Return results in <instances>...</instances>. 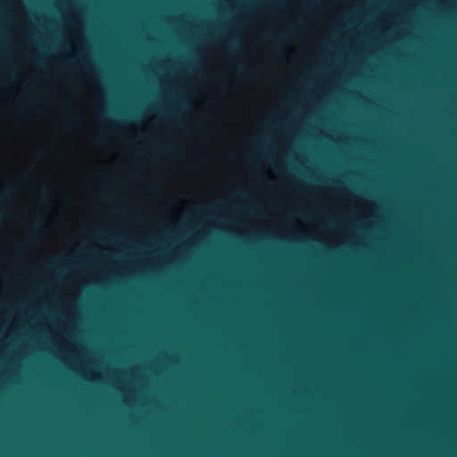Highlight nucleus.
Segmentation results:
<instances>
[{
	"instance_id": "obj_8",
	"label": "nucleus",
	"mask_w": 457,
	"mask_h": 457,
	"mask_svg": "<svg viewBox=\"0 0 457 457\" xmlns=\"http://www.w3.org/2000/svg\"><path fill=\"white\" fill-rule=\"evenodd\" d=\"M234 70H235V71H237V72H240V71H243V67H242L241 65H236V66L234 67Z\"/></svg>"
},
{
	"instance_id": "obj_10",
	"label": "nucleus",
	"mask_w": 457,
	"mask_h": 457,
	"mask_svg": "<svg viewBox=\"0 0 457 457\" xmlns=\"http://www.w3.org/2000/svg\"><path fill=\"white\" fill-rule=\"evenodd\" d=\"M84 71H85L86 72H90V71H91V70H90V68H89V67H87V66H84Z\"/></svg>"
},
{
	"instance_id": "obj_3",
	"label": "nucleus",
	"mask_w": 457,
	"mask_h": 457,
	"mask_svg": "<svg viewBox=\"0 0 457 457\" xmlns=\"http://www.w3.org/2000/svg\"><path fill=\"white\" fill-rule=\"evenodd\" d=\"M0 232H29L33 234H46L50 232H87V233H125V230H0Z\"/></svg>"
},
{
	"instance_id": "obj_6",
	"label": "nucleus",
	"mask_w": 457,
	"mask_h": 457,
	"mask_svg": "<svg viewBox=\"0 0 457 457\" xmlns=\"http://www.w3.org/2000/svg\"><path fill=\"white\" fill-rule=\"evenodd\" d=\"M50 191L47 188H41V195L37 201V204L38 207H44L46 205L47 203V195H49Z\"/></svg>"
},
{
	"instance_id": "obj_9",
	"label": "nucleus",
	"mask_w": 457,
	"mask_h": 457,
	"mask_svg": "<svg viewBox=\"0 0 457 457\" xmlns=\"http://www.w3.org/2000/svg\"><path fill=\"white\" fill-rule=\"evenodd\" d=\"M146 190H147V192H148L149 194H154V193H155V191H156V190H155V187H147V189H146Z\"/></svg>"
},
{
	"instance_id": "obj_4",
	"label": "nucleus",
	"mask_w": 457,
	"mask_h": 457,
	"mask_svg": "<svg viewBox=\"0 0 457 457\" xmlns=\"http://www.w3.org/2000/svg\"><path fill=\"white\" fill-rule=\"evenodd\" d=\"M101 197L118 211H124L127 207L125 202L113 191H106L101 195Z\"/></svg>"
},
{
	"instance_id": "obj_1",
	"label": "nucleus",
	"mask_w": 457,
	"mask_h": 457,
	"mask_svg": "<svg viewBox=\"0 0 457 457\" xmlns=\"http://www.w3.org/2000/svg\"><path fill=\"white\" fill-rule=\"evenodd\" d=\"M233 197L241 199V204L229 201H218L212 203L196 202L193 205V213L202 220H211L218 217L220 213L226 212H247L254 213L259 210V204L252 199L245 190L234 192Z\"/></svg>"
},
{
	"instance_id": "obj_7",
	"label": "nucleus",
	"mask_w": 457,
	"mask_h": 457,
	"mask_svg": "<svg viewBox=\"0 0 457 457\" xmlns=\"http://www.w3.org/2000/svg\"><path fill=\"white\" fill-rule=\"evenodd\" d=\"M158 151L160 152H164V151H170V147H160V146H156L155 147Z\"/></svg>"
},
{
	"instance_id": "obj_2",
	"label": "nucleus",
	"mask_w": 457,
	"mask_h": 457,
	"mask_svg": "<svg viewBox=\"0 0 457 457\" xmlns=\"http://www.w3.org/2000/svg\"><path fill=\"white\" fill-rule=\"evenodd\" d=\"M17 189V187L13 183L3 182L0 184V220L5 215L6 209L9 208L16 199ZM0 228H125V226H0Z\"/></svg>"
},
{
	"instance_id": "obj_5",
	"label": "nucleus",
	"mask_w": 457,
	"mask_h": 457,
	"mask_svg": "<svg viewBox=\"0 0 457 457\" xmlns=\"http://www.w3.org/2000/svg\"><path fill=\"white\" fill-rule=\"evenodd\" d=\"M289 33L287 31L280 32L275 36L267 35V38L270 39L274 45L282 42L288 37Z\"/></svg>"
}]
</instances>
